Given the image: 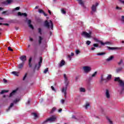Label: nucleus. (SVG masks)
<instances>
[{
  "label": "nucleus",
  "mask_w": 124,
  "mask_h": 124,
  "mask_svg": "<svg viewBox=\"0 0 124 124\" xmlns=\"http://www.w3.org/2000/svg\"><path fill=\"white\" fill-rule=\"evenodd\" d=\"M64 78L65 86L62 87V93L64 94V97L66 98V90H67V86L68 85V80L67 79V77H66V75L64 74Z\"/></svg>",
  "instance_id": "f257e3e1"
},
{
  "label": "nucleus",
  "mask_w": 124,
  "mask_h": 124,
  "mask_svg": "<svg viewBox=\"0 0 124 124\" xmlns=\"http://www.w3.org/2000/svg\"><path fill=\"white\" fill-rule=\"evenodd\" d=\"M114 81L118 82L119 86L122 88V91L124 90V82L122 80H121L120 77L115 78Z\"/></svg>",
  "instance_id": "f03ea898"
},
{
  "label": "nucleus",
  "mask_w": 124,
  "mask_h": 124,
  "mask_svg": "<svg viewBox=\"0 0 124 124\" xmlns=\"http://www.w3.org/2000/svg\"><path fill=\"white\" fill-rule=\"evenodd\" d=\"M57 120V116L53 115L51 117L47 119L44 122V124H46V123H54V122H56Z\"/></svg>",
  "instance_id": "7ed1b4c3"
},
{
  "label": "nucleus",
  "mask_w": 124,
  "mask_h": 124,
  "mask_svg": "<svg viewBox=\"0 0 124 124\" xmlns=\"http://www.w3.org/2000/svg\"><path fill=\"white\" fill-rule=\"evenodd\" d=\"M111 79H112L111 75H108V77H107V78L105 79L104 78H103V75H102L101 76V82L102 83L103 81H105V83H107L108 82H109V81L111 80Z\"/></svg>",
  "instance_id": "20e7f679"
},
{
  "label": "nucleus",
  "mask_w": 124,
  "mask_h": 124,
  "mask_svg": "<svg viewBox=\"0 0 124 124\" xmlns=\"http://www.w3.org/2000/svg\"><path fill=\"white\" fill-rule=\"evenodd\" d=\"M82 69L84 72V73H90L91 71H92V67L89 66H84L82 67Z\"/></svg>",
  "instance_id": "39448f33"
},
{
  "label": "nucleus",
  "mask_w": 124,
  "mask_h": 124,
  "mask_svg": "<svg viewBox=\"0 0 124 124\" xmlns=\"http://www.w3.org/2000/svg\"><path fill=\"white\" fill-rule=\"evenodd\" d=\"M44 26H45V27H46V28H47V29H49V28H50H50H51V30L53 29V22H52V21H51V20H50L49 22L46 20L45 22Z\"/></svg>",
  "instance_id": "423d86ee"
},
{
  "label": "nucleus",
  "mask_w": 124,
  "mask_h": 124,
  "mask_svg": "<svg viewBox=\"0 0 124 124\" xmlns=\"http://www.w3.org/2000/svg\"><path fill=\"white\" fill-rule=\"evenodd\" d=\"M81 35H83V36H85L87 38H90L91 37V35H92V31H90L89 33L85 31L83 32Z\"/></svg>",
  "instance_id": "0eeeda50"
},
{
  "label": "nucleus",
  "mask_w": 124,
  "mask_h": 124,
  "mask_svg": "<svg viewBox=\"0 0 124 124\" xmlns=\"http://www.w3.org/2000/svg\"><path fill=\"white\" fill-rule=\"evenodd\" d=\"M98 5V3H96L95 5H93L91 9L92 10L91 14H93L94 12H96V7Z\"/></svg>",
  "instance_id": "6e6552de"
},
{
  "label": "nucleus",
  "mask_w": 124,
  "mask_h": 124,
  "mask_svg": "<svg viewBox=\"0 0 124 124\" xmlns=\"http://www.w3.org/2000/svg\"><path fill=\"white\" fill-rule=\"evenodd\" d=\"M41 63H42V57L40 58V61L39 62L38 64L35 65V69L38 70L39 68H40V66H41Z\"/></svg>",
  "instance_id": "1a4fd4ad"
},
{
  "label": "nucleus",
  "mask_w": 124,
  "mask_h": 124,
  "mask_svg": "<svg viewBox=\"0 0 124 124\" xmlns=\"http://www.w3.org/2000/svg\"><path fill=\"white\" fill-rule=\"evenodd\" d=\"M12 2H13V0H7V1L2 2V4L4 5H8V4H11Z\"/></svg>",
  "instance_id": "9d476101"
},
{
  "label": "nucleus",
  "mask_w": 124,
  "mask_h": 124,
  "mask_svg": "<svg viewBox=\"0 0 124 124\" xmlns=\"http://www.w3.org/2000/svg\"><path fill=\"white\" fill-rule=\"evenodd\" d=\"M79 4H80L82 7L83 8H86V6H85V1L83 0H77Z\"/></svg>",
  "instance_id": "9b49d317"
},
{
  "label": "nucleus",
  "mask_w": 124,
  "mask_h": 124,
  "mask_svg": "<svg viewBox=\"0 0 124 124\" xmlns=\"http://www.w3.org/2000/svg\"><path fill=\"white\" fill-rule=\"evenodd\" d=\"M94 40H95V41H97V42H99L100 44L103 46H104V45H105L109 44V42H106L105 43H103L102 42V41H98L97 39H94Z\"/></svg>",
  "instance_id": "f8f14e48"
},
{
  "label": "nucleus",
  "mask_w": 124,
  "mask_h": 124,
  "mask_svg": "<svg viewBox=\"0 0 124 124\" xmlns=\"http://www.w3.org/2000/svg\"><path fill=\"white\" fill-rule=\"evenodd\" d=\"M42 40H43V37L41 36H38V43L39 45H41V43H42Z\"/></svg>",
  "instance_id": "ddd939ff"
},
{
  "label": "nucleus",
  "mask_w": 124,
  "mask_h": 124,
  "mask_svg": "<svg viewBox=\"0 0 124 124\" xmlns=\"http://www.w3.org/2000/svg\"><path fill=\"white\" fill-rule=\"evenodd\" d=\"M20 60L23 62H25L27 61V56L23 55L20 57Z\"/></svg>",
  "instance_id": "4468645a"
},
{
  "label": "nucleus",
  "mask_w": 124,
  "mask_h": 124,
  "mask_svg": "<svg viewBox=\"0 0 124 124\" xmlns=\"http://www.w3.org/2000/svg\"><path fill=\"white\" fill-rule=\"evenodd\" d=\"M105 95L107 98H108V99L110 98V93H109V90H108V89H107L106 90Z\"/></svg>",
  "instance_id": "2eb2a0df"
},
{
  "label": "nucleus",
  "mask_w": 124,
  "mask_h": 124,
  "mask_svg": "<svg viewBox=\"0 0 124 124\" xmlns=\"http://www.w3.org/2000/svg\"><path fill=\"white\" fill-rule=\"evenodd\" d=\"M17 91H18V89H16L14 91H13V92L10 94V97H11V96H12V95H14V94H15V93H17Z\"/></svg>",
  "instance_id": "dca6fc26"
},
{
  "label": "nucleus",
  "mask_w": 124,
  "mask_h": 124,
  "mask_svg": "<svg viewBox=\"0 0 124 124\" xmlns=\"http://www.w3.org/2000/svg\"><path fill=\"white\" fill-rule=\"evenodd\" d=\"M96 74H97V72H95L93 74H92V77H90L89 78L90 81H91V80H93V77H95V76H96Z\"/></svg>",
  "instance_id": "f3484780"
},
{
  "label": "nucleus",
  "mask_w": 124,
  "mask_h": 124,
  "mask_svg": "<svg viewBox=\"0 0 124 124\" xmlns=\"http://www.w3.org/2000/svg\"><path fill=\"white\" fill-rule=\"evenodd\" d=\"M65 64V62L63 60H62L59 64L60 67H62V66H63Z\"/></svg>",
  "instance_id": "a211bd4d"
},
{
  "label": "nucleus",
  "mask_w": 124,
  "mask_h": 124,
  "mask_svg": "<svg viewBox=\"0 0 124 124\" xmlns=\"http://www.w3.org/2000/svg\"><path fill=\"white\" fill-rule=\"evenodd\" d=\"M108 49L109 50H118V49H120L119 47H111V46H107Z\"/></svg>",
  "instance_id": "6ab92c4d"
},
{
  "label": "nucleus",
  "mask_w": 124,
  "mask_h": 124,
  "mask_svg": "<svg viewBox=\"0 0 124 124\" xmlns=\"http://www.w3.org/2000/svg\"><path fill=\"white\" fill-rule=\"evenodd\" d=\"M18 16H24V17H27V15L26 13H21V12L18 13Z\"/></svg>",
  "instance_id": "aec40b11"
},
{
  "label": "nucleus",
  "mask_w": 124,
  "mask_h": 124,
  "mask_svg": "<svg viewBox=\"0 0 124 124\" xmlns=\"http://www.w3.org/2000/svg\"><path fill=\"white\" fill-rule=\"evenodd\" d=\"M114 59V56H111L106 59L107 62H111Z\"/></svg>",
  "instance_id": "412c9836"
},
{
  "label": "nucleus",
  "mask_w": 124,
  "mask_h": 124,
  "mask_svg": "<svg viewBox=\"0 0 124 124\" xmlns=\"http://www.w3.org/2000/svg\"><path fill=\"white\" fill-rule=\"evenodd\" d=\"M24 63H25V62H22V63L19 64L18 65V68L19 69H21V68H23V66H24Z\"/></svg>",
  "instance_id": "4be33fe9"
},
{
  "label": "nucleus",
  "mask_w": 124,
  "mask_h": 124,
  "mask_svg": "<svg viewBox=\"0 0 124 124\" xmlns=\"http://www.w3.org/2000/svg\"><path fill=\"white\" fill-rule=\"evenodd\" d=\"M73 56H74V53H73V52H72L71 53V55L68 56V58L69 61H71V57H73Z\"/></svg>",
  "instance_id": "5701e85b"
},
{
  "label": "nucleus",
  "mask_w": 124,
  "mask_h": 124,
  "mask_svg": "<svg viewBox=\"0 0 124 124\" xmlns=\"http://www.w3.org/2000/svg\"><path fill=\"white\" fill-rule=\"evenodd\" d=\"M12 74H14V75H15V76H19V73L16 71L12 72Z\"/></svg>",
  "instance_id": "b1692460"
},
{
  "label": "nucleus",
  "mask_w": 124,
  "mask_h": 124,
  "mask_svg": "<svg viewBox=\"0 0 124 124\" xmlns=\"http://www.w3.org/2000/svg\"><path fill=\"white\" fill-rule=\"evenodd\" d=\"M79 91L81 93H85V92H86V89H85V88H84L81 87L80 88H79Z\"/></svg>",
  "instance_id": "393cba45"
},
{
  "label": "nucleus",
  "mask_w": 124,
  "mask_h": 124,
  "mask_svg": "<svg viewBox=\"0 0 124 124\" xmlns=\"http://www.w3.org/2000/svg\"><path fill=\"white\" fill-rule=\"evenodd\" d=\"M123 70V67H119L116 69V72L117 73H119V72H121V70Z\"/></svg>",
  "instance_id": "a878e982"
},
{
  "label": "nucleus",
  "mask_w": 124,
  "mask_h": 124,
  "mask_svg": "<svg viewBox=\"0 0 124 124\" xmlns=\"http://www.w3.org/2000/svg\"><path fill=\"white\" fill-rule=\"evenodd\" d=\"M107 119L108 120L109 124H113V121L109 117H107Z\"/></svg>",
  "instance_id": "bb28decb"
},
{
  "label": "nucleus",
  "mask_w": 124,
  "mask_h": 124,
  "mask_svg": "<svg viewBox=\"0 0 124 124\" xmlns=\"http://www.w3.org/2000/svg\"><path fill=\"white\" fill-rule=\"evenodd\" d=\"M105 55V53L104 52H100L97 54V56H103Z\"/></svg>",
  "instance_id": "cd10ccee"
},
{
  "label": "nucleus",
  "mask_w": 124,
  "mask_h": 124,
  "mask_svg": "<svg viewBox=\"0 0 124 124\" xmlns=\"http://www.w3.org/2000/svg\"><path fill=\"white\" fill-rule=\"evenodd\" d=\"M8 91H6V90H2L0 93V94H3V93H8Z\"/></svg>",
  "instance_id": "c85d7f7f"
},
{
  "label": "nucleus",
  "mask_w": 124,
  "mask_h": 124,
  "mask_svg": "<svg viewBox=\"0 0 124 124\" xmlns=\"http://www.w3.org/2000/svg\"><path fill=\"white\" fill-rule=\"evenodd\" d=\"M56 108L54 107L53 108H52L51 111H50V114H52L53 113H54V112H55V111H56Z\"/></svg>",
  "instance_id": "c756f323"
},
{
  "label": "nucleus",
  "mask_w": 124,
  "mask_h": 124,
  "mask_svg": "<svg viewBox=\"0 0 124 124\" xmlns=\"http://www.w3.org/2000/svg\"><path fill=\"white\" fill-rule=\"evenodd\" d=\"M90 107V104L87 103L86 104L85 106V109H88V107Z\"/></svg>",
  "instance_id": "7c9ffc66"
},
{
  "label": "nucleus",
  "mask_w": 124,
  "mask_h": 124,
  "mask_svg": "<svg viewBox=\"0 0 124 124\" xmlns=\"http://www.w3.org/2000/svg\"><path fill=\"white\" fill-rule=\"evenodd\" d=\"M61 13L62 14H66V12L63 9H61Z\"/></svg>",
  "instance_id": "2f4dec72"
},
{
  "label": "nucleus",
  "mask_w": 124,
  "mask_h": 124,
  "mask_svg": "<svg viewBox=\"0 0 124 124\" xmlns=\"http://www.w3.org/2000/svg\"><path fill=\"white\" fill-rule=\"evenodd\" d=\"M19 9H20V7H16V8L13 9V12L16 11V10H19Z\"/></svg>",
  "instance_id": "473e14b6"
},
{
  "label": "nucleus",
  "mask_w": 124,
  "mask_h": 124,
  "mask_svg": "<svg viewBox=\"0 0 124 124\" xmlns=\"http://www.w3.org/2000/svg\"><path fill=\"white\" fill-rule=\"evenodd\" d=\"M32 115H33V116H34V118L35 119H36L37 118H38V115H37V114L35 113H32Z\"/></svg>",
  "instance_id": "72a5a7b5"
},
{
  "label": "nucleus",
  "mask_w": 124,
  "mask_h": 124,
  "mask_svg": "<svg viewBox=\"0 0 124 124\" xmlns=\"http://www.w3.org/2000/svg\"><path fill=\"white\" fill-rule=\"evenodd\" d=\"M38 32H39V33H40V34H41V35L42 34V31L41 28H38Z\"/></svg>",
  "instance_id": "f704fd0d"
},
{
  "label": "nucleus",
  "mask_w": 124,
  "mask_h": 124,
  "mask_svg": "<svg viewBox=\"0 0 124 124\" xmlns=\"http://www.w3.org/2000/svg\"><path fill=\"white\" fill-rule=\"evenodd\" d=\"M20 101V99H16L14 101V103H17V102H19Z\"/></svg>",
  "instance_id": "c9c22d12"
},
{
  "label": "nucleus",
  "mask_w": 124,
  "mask_h": 124,
  "mask_svg": "<svg viewBox=\"0 0 124 124\" xmlns=\"http://www.w3.org/2000/svg\"><path fill=\"white\" fill-rule=\"evenodd\" d=\"M31 58H30L29 59V66L30 67H31Z\"/></svg>",
  "instance_id": "e433bc0d"
},
{
  "label": "nucleus",
  "mask_w": 124,
  "mask_h": 124,
  "mask_svg": "<svg viewBox=\"0 0 124 124\" xmlns=\"http://www.w3.org/2000/svg\"><path fill=\"white\" fill-rule=\"evenodd\" d=\"M48 68H46V69H45L44 71V73H45V74H46L47 72H48Z\"/></svg>",
  "instance_id": "4c0bfd02"
},
{
  "label": "nucleus",
  "mask_w": 124,
  "mask_h": 124,
  "mask_svg": "<svg viewBox=\"0 0 124 124\" xmlns=\"http://www.w3.org/2000/svg\"><path fill=\"white\" fill-rule=\"evenodd\" d=\"M14 104H13V103H12L10 105V106L9 107L8 109L10 110V108H11L12 107H13Z\"/></svg>",
  "instance_id": "58836bf2"
},
{
  "label": "nucleus",
  "mask_w": 124,
  "mask_h": 124,
  "mask_svg": "<svg viewBox=\"0 0 124 124\" xmlns=\"http://www.w3.org/2000/svg\"><path fill=\"white\" fill-rule=\"evenodd\" d=\"M8 50L9 51H11V52H13V49L12 48H11V47H10V46H9L8 47Z\"/></svg>",
  "instance_id": "ea45409f"
},
{
  "label": "nucleus",
  "mask_w": 124,
  "mask_h": 124,
  "mask_svg": "<svg viewBox=\"0 0 124 124\" xmlns=\"http://www.w3.org/2000/svg\"><path fill=\"white\" fill-rule=\"evenodd\" d=\"M1 25H4V26H9V24H7V23L2 24L1 23H0V26H1Z\"/></svg>",
  "instance_id": "a19ab883"
},
{
  "label": "nucleus",
  "mask_w": 124,
  "mask_h": 124,
  "mask_svg": "<svg viewBox=\"0 0 124 124\" xmlns=\"http://www.w3.org/2000/svg\"><path fill=\"white\" fill-rule=\"evenodd\" d=\"M29 27L31 28L32 30H33V26L31 24H29Z\"/></svg>",
  "instance_id": "79ce46f5"
},
{
  "label": "nucleus",
  "mask_w": 124,
  "mask_h": 124,
  "mask_svg": "<svg viewBox=\"0 0 124 124\" xmlns=\"http://www.w3.org/2000/svg\"><path fill=\"white\" fill-rule=\"evenodd\" d=\"M123 62H123V60H121L120 62H118L119 65H121V64H122V63H123Z\"/></svg>",
  "instance_id": "37998d69"
},
{
  "label": "nucleus",
  "mask_w": 124,
  "mask_h": 124,
  "mask_svg": "<svg viewBox=\"0 0 124 124\" xmlns=\"http://www.w3.org/2000/svg\"><path fill=\"white\" fill-rule=\"evenodd\" d=\"M91 42L90 41H87L86 42V44H87V45H90V44H91Z\"/></svg>",
  "instance_id": "c03bdc74"
},
{
  "label": "nucleus",
  "mask_w": 124,
  "mask_h": 124,
  "mask_svg": "<svg viewBox=\"0 0 124 124\" xmlns=\"http://www.w3.org/2000/svg\"><path fill=\"white\" fill-rule=\"evenodd\" d=\"M93 47H98V44H94L93 45Z\"/></svg>",
  "instance_id": "a18cd8bd"
},
{
  "label": "nucleus",
  "mask_w": 124,
  "mask_h": 124,
  "mask_svg": "<svg viewBox=\"0 0 124 124\" xmlns=\"http://www.w3.org/2000/svg\"><path fill=\"white\" fill-rule=\"evenodd\" d=\"M39 12L40 13H44V11H43V10H41V9H40V10H39Z\"/></svg>",
  "instance_id": "49530a36"
},
{
  "label": "nucleus",
  "mask_w": 124,
  "mask_h": 124,
  "mask_svg": "<svg viewBox=\"0 0 124 124\" xmlns=\"http://www.w3.org/2000/svg\"><path fill=\"white\" fill-rule=\"evenodd\" d=\"M51 89L52 91H53V92H56V89H55V88H54L53 86L51 87Z\"/></svg>",
  "instance_id": "de8ad7c7"
},
{
  "label": "nucleus",
  "mask_w": 124,
  "mask_h": 124,
  "mask_svg": "<svg viewBox=\"0 0 124 124\" xmlns=\"http://www.w3.org/2000/svg\"><path fill=\"white\" fill-rule=\"evenodd\" d=\"M80 53V51L79 50H77L76 51V54H77V55H78V54H79Z\"/></svg>",
  "instance_id": "09e8293b"
},
{
  "label": "nucleus",
  "mask_w": 124,
  "mask_h": 124,
  "mask_svg": "<svg viewBox=\"0 0 124 124\" xmlns=\"http://www.w3.org/2000/svg\"><path fill=\"white\" fill-rule=\"evenodd\" d=\"M64 101H65V100H64V99H62V100H61V103H62V104H63L64 103Z\"/></svg>",
  "instance_id": "8fccbe9b"
},
{
  "label": "nucleus",
  "mask_w": 124,
  "mask_h": 124,
  "mask_svg": "<svg viewBox=\"0 0 124 124\" xmlns=\"http://www.w3.org/2000/svg\"><path fill=\"white\" fill-rule=\"evenodd\" d=\"M31 23V20H28V25H30Z\"/></svg>",
  "instance_id": "3c124183"
},
{
  "label": "nucleus",
  "mask_w": 124,
  "mask_h": 124,
  "mask_svg": "<svg viewBox=\"0 0 124 124\" xmlns=\"http://www.w3.org/2000/svg\"><path fill=\"white\" fill-rule=\"evenodd\" d=\"M122 22H124V16H122Z\"/></svg>",
  "instance_id": "603ef678"
},
{
  "label": "nucleus",
  "mask_w": 124,
  "mask_h": 124,
  "mask_svg": "<svg viewBox=\"0 0 124 124\" xmlns=\"http://www.w3.org/2000/svg\"><path fill=\"white\" fill-rule=\"evenodd\" d=\"M27 74H26L24 76L23 80H25V79H26V78H27Z\"/></svg>",
  "instance_id": "864d4df0"
},
{
  "label": "nucleus",
  "mask_w": 124,
  "mask_h": 124,
  "mask_svg": "<svg viewBox=\"0 0 124 124\" xmlns=\"http://www.w3.org/2000/svg\"><path fill=\"white\" fill-rule=\"evenodd\" d=\"M3 81L4 82V83H7V80H6V79H5V78H4L3 79Z\"/></svg>",
  "instance_id": "5fc2aeb1"
},
{
  "label": "nucleus",
  "mask_w": 124,
  "mask_h": 124,
  "mask_svg": "<svg viewBox=\"0 0 124 124\" xmlns=\"http://www.w3.org/2000/svg\"><path fill=\"white\" fill-rule=\"evenodd\" d=\"M91 50H92V51H93V50H95V47H92L91 48Z\"/></svg>",
  "instance_id": "6e6d98bb"
},
{
  "label": "nucleus",
  "mask_w": 124,
  "mask_h": 124,
  "mask_svg": "<svg viewBox=\"0 0 124 124\" xmlns=\"http://www.w3.org/2000/svg\"><path fill=\"white\" fill-rule=\"evenodd\" d=\"M31 103V100H28L27 104H30Z\"/></svg>",
  "instance_id": "4d7b16f0"
},
{
  "label": "nucleus",
  "mask_w": 124,
  "mask_h": 124,
  "mask_svg": "<svg viewBox=\"0 0 124 124\" xmlns=\"http://www.w3.org/2000/svg\"><path fill=\"white\" fill-rule=\"evenodd\" d=\"M30 41H33V39H32V38H30Z\"/></svg>",
  "instance_id": "13d9d810"
},
{
  "label": "nucleus",
  "mask_w": 124,
  "mask_h": 124,
  "mask_svg": "<svg viewBox=\"0 0 124 124\" xmlns=\"http://www.w3.org/2000/svg\"><path fill=\"white\" fill-rule=\"evenodd\" d=\"M62 108H60L58 112H59L60 113V112H62Z\"/></svg>",
  "instance_id": "bf43d9fd"
},
{
  "label": "nucleus",
  "mask_w": 124,
  "mask_h": 124,
  "mask_svg": "<svg viewBox=\"0 0 124 124\" xmlns=\"http://www.w3.org/2000/svg\"><path fill=\"white\" fill-rule=\"evenodd\" d=\"M7 11H4L2 13V14H5Z\"/></svg>",
  "instance_id": "052dcab7"
},
{
  "label": "nucleus",
  "mask_w": 124,
  "mask_h": 124,
  "mask_svg": "<svg viewBox=\"0 0 124 124\" xmlns=\"http://www.w3.org/2000/svg\"><path fill=\"white\" fill-rule=\"evenodd\" d=\"M39 7V6H36L35 7V9H38Z\"/></svg>",
  "instance_id": "680f3d73"
},
{
  "label": "nucleus",
  "mask_w": 124,
  "mask_h": 124,
  "mask_svg": "<svg viewBox=\"0 0 124 124\" xmlns=\"http://www.w3.org/2000/svg\"><path fill=\"white\" fill-rule=\"evenodd\" d=\"M72 119H76V117H75V116L73 115L72 116Z\"/></svg>",
  "instance_id": "e2e57ef3"
},
{
  "label": "nucleus",
  "mask_w": 124,
  "mask_h": 124,
  "mask_svg": "<svg viewBox=\"0 0 124 124\" xmlns=\"http://www.w3.org/2000/svg\"><path fill=\"white\" fill-rule=\"evenodd\" d=\"M116 9H121V8H120L119 7H118V6H117L116 7Z\"/></svg>",
  "instance_id": "0e129e2a"
},
{
  "label": "nucleus",
  "mask_w": 124,
  "mask_h": 124,
  "mask_svg": "<svg viewBox=\"0 0 124 124\" xmlns=\"http://www.w3.org/2000/svg\"><path fill=\"white\" fill-rule=\"evenodd\" d=\"M43 14H44V15L46 16H47V14H46L44 12Z\"/></svg>",
  "instance_id": "69168bd1"
},
{
  "label": "nucleus",
  "mask_w": 124,
  "mask_h": 124,
  "mask_svg": "<svg viewBox=\"0 0 124 124\" xmlns=\"http://www.w3.org/2000/svg\"><path fill=\"white\" fill-rule=\"evenodd\" d=\"M48 13H49L50 15H51V11H50V10H48Z\"/></svg>",
  "instance_id": "338daca9"
},
{
  "label": "nucleus",
  "mask_w": 124,
  "mask_h": 124,
  "mask_svg": "<svg viewBox=\"0 0 124 124\" xmlns=\"http://www.w3.org/2000/svg\"><path fill=\"white\" fill-rule=\"evenodd\" d=\"M121 1L122 3H123V4H124V0H121Z\"/></svg>",
  "instance_id": "774afa93"
}]
</instances>
